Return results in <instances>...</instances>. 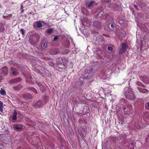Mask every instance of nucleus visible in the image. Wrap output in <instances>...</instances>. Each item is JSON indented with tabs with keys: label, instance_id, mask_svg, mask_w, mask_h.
Segmentation results:
<instances>
[{
	"label": "nucleus",
	"instance_id": "1",
	"mask_svg": "<svg viewBox=\"0 0 149 149\" xmlns=\"http://www.w3.org/2000/svg\"><path fill=\"white\" fill-rule=\"evenodd\" d=\"M124 113L125 115H130L133 113L132 106L131 104H128L126 107H124Z\"/></svg>",
	"mask_w": 149,
	"mask_h": 149
},
{
	"label": "nucleus",
	"instance_id": "2",
	"mask_svg": "<svg viewBox=\"0 0 149 149\" xmlns=\"http://www.w3.org/2000/svg\"><path fill=\"white\" fill-rule=\"evenodd\" d=\"M126 98L128 100H134L136 98V96L134 93L131 90H129L127 93L125 95Z\"/></svg>",
	"mask_w": 149,
	"mask_h": 149
},
{
	"label": "nucleus",
	"instance_id": "3",
	"mask_svg": "<svg viewBox=\"0 0 149 149\" xmlns=\"http://www.w3.org/2000/svg\"><path fill=\"white\" fill-rule=\"evenodd\" d=\"M8 73V70L7 67L5 66L1 68L0 69V75L6 76Z\"/></svg>",
	"mask_w": 149,
	"mask_h": 149
},
{
	"label": "nucleus",
	"instance_id": "4",
	"mask_svg": "<svg viewBox=\"0 0 149 149\" xmlns=\"http://www.w3.org/2000/svg\"><path fill=\"white\" fill-rule=\"evenodd\" d=\"M128 48V46L127 44L125 43H123L119 51V54L121 55L124 53L127 50Z\"/></svg>",
	"mask_w": 149,
	"mask_h": 149
},
{
	"label": "nucleus",
	"instance_id": "5",
	"mask_svg": "<svg viewBox=\"0 0 149 149\" xmlns=\"http://www.w3.org/2000/svg\"><path fill=\"white\" fill-rule=\"evenodd\" d=\"M140 79L146 83H149V77L148 76L143 75L141 76H140Z\"/></svg>",
	"mask_w": 149,
	"mask_h": 149
},
{
	"label": "nucleus",
	"instance_id": "6",
	"mask_svg": "<svg viewBox=\"0 0 149 149\" xmlns=\"http://www.w3.org/2000/svg\"><path fill=\"white\" fill-rule=\"evenodd\" d=\"M33 106L36 108H39L43 106V103L42 101L40 100L35 103Z\"/></svg>",
	"mask_w": 149,
	"mask_h": 149
},
{
	"label": "nucleus",
	"instance_id": "7",
	"mask_svg": "<svg viewBox=\"0 0 149 149\" xmlns=\"http://www.w3.org/2000/svg\"><path fill=\"white\" fill-rule=\"evenodd\" d=\"M21 80L20 78H15V79L10 80L9 81V82L10 84H16L17 82L20 81Z\"/></svg>",
	"mask_w": 149,
	"mask_h": 149
},
{
	"label": "nucleus",
	"instance_id": "8",
	"mask_svg": "<svg viewBox=\"0 0 149 149\" xmlns=\"http://www.w3.org/2000/svg\"><path fill=\"white\" fill-rule=\"evenodd\" d=\"M23 96L24 98L26 100L31 99L32 97V95L31 94L27 93L24 94Z\"/></svg>",
	"mask_w": 149,
	"mask_h": 149
},
{
	"label": "nucleus",
	"instance_id": "9",
	"mask_svg": "<svg viewBox=\"0 0 149 149\" xmlns=\"http://www.w3.org/2000/svg\"><path fill=\"white\" fill-rule=\"evenodd\" d=\"M36 24V27L38 28H40L43 26L42 23H45V22L43 21H38L35 22Z\"/></svg>",
	"mask_w": 149,
	"mask_h": 149
},
{
	"label": "nucleus",
	"instance_id": "10",
	"mask_svg": "<svg viewBox=\"0 0 149 149\" xmlns=\"http://www.w3.org/2000/svg\"><path fill=\"white\" fill-rule=\"evenodd\" d=\"M22 87V86L21 84H19L13 87V89L14 90L17 91L20 90Z\"/></svg>",
	"mask_w": 149,
	"mask_h": 149
},
{
	"label": "nucleus",
	"instance_id": "11",
	"mask_svg": "<svg viewBox=\"0 0 149 149\" xmlns=\"http://www.w3.org/2000/svg\"><path fill=\"white\" fill-rule=\"evenodd\" d=\"M11 70L12 72V74L13 76H16L19 74V72L17 71L16 69L12 68Z\"/></svg>",
	"mask_w": 149,
	"mask_h": 149
},
{
	"label": "nucleus",
	"instance_id": "12",
	"mask_svg": "<svg viewBox=\"0 0 149 149\" xmlns=\"http://www.w3.org/2000/svg\"><path fill=\"white\" fill-rule=\"evenodd\" d=\"M17 119V112L16 110H15L12 116V119L14 120H15Z\"/></svg>",
	"mask_w": 149,
	"mask_h": 149
},
{
	"label": "nucleus",
	"instance_id": "13",
	"mask_svg": "<svg viewBox=\"0 0 149 149\" xmlns=\"http://www.w3.org/2000/svg\"><path fill=\"white\" fill-rule=\"evenodd\" d=\"M138 89L139 91L143 93H146V92H148V91L146 89H143L142 88L139 87L138 88Z\"/></svg>",
	"mask_w": 149,
	"mask_h": 149
},
{
	"label": "nucleus",
	"instance_id": "14",
	"mask_svg": "<svg viewBox=\"0 0 149 149\" xmlns=\"http://www.w3.org/2000/svg\"><path fill=\"white\" fill-rule=\"evenodd\" d=\"M49 53L52 55H55L59 53V52L58 50L56 51L51 50L49 51Z\"/></svg>",
	"mask_w": 149,
	"mask_h": 149
},
{
	"label": "nucleus",
	"instance_id": "15",
	"mask_svg": "<svg viewBox=\"0 0 149 149\" xmlns=\"http://www.w3.org/2000/svg\"><path fill=\"white\" fill-rule=\"evenodd\" d=\"M29 90L32 91L36 94L37 93L38 91L37 90L34 88L32 87H29L27 88Z\"/></svg>",
	"mask_w": 149,
	"mask_h": 149
},
{
	"label": "nucleus",
	"instance_id": "16",
	"mask_svg": "<svg viewBox=\"0 0 149 149\" xmlns=\"http://www.w3.org/2000/svg\"><path fill=\"white\" fill-rule=\"evenodd\" d=\"M54 29L53 28H49L46 31L45 33L46 34H51L53 32Z\"/></svg>",
	"mask_w": 149,
	"mask_h": 149
},
{
	"label": "nucleus",
	"instance_id": "17",
	"mask_svg": "<svg viewBox=\"0 0 149 149\" xmlns=\"http://www.w3.org/2000/svg\"><path fill=\"white\" fill-rule=\"evenodd\" d=\"M38 85L40 87V88L42 91L44 92L45 90V87L42 85L40 84H38Z\"/></svg>",
	"mask_w": 149,
	"mask_h": 149
},
{
	"label": "nucleus",
	"instance_id": "18",
	"mask_svg": "<svg viewBox=\"0 0 149 149\" xmlns=\"http://www.w3.org/2000/svg\"><path fill=\"white\" fill-rule=\"evenodd\" d=\"M13 128L15 130H19L22 129V127L21 126L17 125L14 126Z\"/></svg>",
	"mask_w": 149,
	"mask_h": 149
},
{
	"label": "nucleus",
	"instance_id": "19",
	"mask_svg": "<svg viewBox=\"0 0 149 149\" xmlns=\"http://www.w3.org/2000/svg\"><path fill=\"white\" fill-rule=\"evenodd\" d=\"M41 46L44 49L46 48L47 47V45L46 44V42H42L41 44Z\"/></svg>",
	"mask_w": 149,
	"mask_h": 149
},
{
	"label": "nucleus",
	"instance_id": "20",
	"mask_svg": "<svg viewBox=\"0 0 149 149\" xmlns=\"http://www.w3.org/2000/svg\"><path fill=\"white\" fill-rule=\"evenodd\" d=\"M94 2L95 1H90L88 5V8L91 7L93 5Z\"/></svg>",
	"mask_w": 149,
	"mask_h": 149
},
{
	"label": "nucleus",
	"instance_id": "21",
	"mask_svg": "<svg viewBox=\"0 0 149 149\" xmlns=\"http://www.w3.org/2000/svg\"><path fill=\"white\" fill-rule=\"evenodd\" d=\"M3 103L0 100V111L1 112L3 111Z\"/></svg>",
	"mask_w": 149,
	"mask_h": 149
},
{
	"label": "nucleus",
	"instance_id": "22",
	"mask_svg": "<svg viewBox=\"0 0 149 149\" xmlns=\"http://www.w3.org/2000/svg\"><path fill=\"white\" fill-rule=\"evenodd\" d=\"M0 92L1 94L2 95H4L5 94H6V92L4 90H3L2 88Z\"/></svg>",
	"mask_w": 149,
	"mask_h": 149
},
{
	"label": "nucleus",
	"instance_id": "23",
	"mask_svg": "<svg viewBox=\"0 0 149 149\" xmlns=\"http://www.w3.org/2000/svg\"><path fill=\"white\" fill-rule=\"evenodd\" d=\"M20 31L22 33V35L24 36L25 33V31L23 29H21L20 30Z\"/></svg>",
	"mask_w": 149,
	"mask_h": 149
},
{
	"label": "nucleus",
	"instance_id": "24",
	"mask_svg": "<svg viewBox=\"0 0 149 149\" xmlns=\"http://www.w3.org/2000/svg\"><path fill=\"white\" fill-rule=\"evenodd\" d=\"M4 27L3 24L1 23H0V31H1L3 30L2 29Z\"/></svg>",
	"mask_w": 149,
	"mask_h": 149
},
{
	"label": "nucleus",
	"instance_id": "25",
	"mask_svg": "<svg viewBox=\"0 0 149 149\" xmlns=\"http://www.w3.org/2000/svg\"><path fill=\"white\" fill-rule=\"evenodd\" d=\"M134 143L133 142H132L131 143V145L132 146V147L130 148V149H134Z\"/></svg>",
	"mask_w": 149,
	"mask_h": 149
},
{
	"label": "nucleus",
	"instance_id": "26",
	"mask_svg": "<svg viewBox=\"0 0 149 149\" xmlns=\"http://www.w3.org/2000/svg\"><path fill=\"white\" fill-rule=\"evenodd\" d=\"M107 49L108 50L110 51H112L113 50V48H112L110 47V46H109L107 47Z\"/></svg>",
	"mask_w": 149,
	"mask_h": 149
},
{
	"label": "nucleus",
	"instance_id": "27",
	"mask_svg": "<svg viewBox=\"0 0 149 149\" xmlns=\"http://www.w3.org/2000/svg\"><path fill=\"white\" fill-rule=\"evenodd\" d=\"M58 38V36H55L53 39V40L54 41H55L56 40H57Z\"/></svg>",
	"mask_w": 149,
	"mask_h": 149
},
{
	"label": "nucleus",
	"instance_id": "28",
	"mask_svg": "<svg viewBox=\"0 0 149 149\" xmlns=\"http://www.w3.org/2000/svg\"><path fill=\"white\" fill-rule=\"evenodd\" d=\"M93 71V68H90L89 70V71L90 72L89 73H91V72H92Z\"/></svg>",
	"mask_w": 149,
	"mask_h": 149
},
{
	"label": "nucleus",
	"instance_id": "29",
	"mask_svg": "<svg viewBox=\"0 0 149 149\" xmlns=\"http://www.w3.org/2000/svg\"><path fill=\"white\" fill-rule=\"evenodd\" d=\"M49 64L51 66H52L54 65L53 63L52 62H49Z\"/></svg>",
	"mask_w": 149,
	"mask_h": 149
},
{
	"label": "nucleus",
	"instance_id": "30",
	"mask_svg": "<svg viewBox=\"0 0 149 149\" xmlns=\"http://www.w3.org/2000/svg\"><path fill=\"white\" fill-rule=\"evenodd\" d=\"M103 35L104 36L107 37H109V35H108V34H103Z\"/></svg>",
	"mask_w": 149,
	"mask_h": 149
},
{
	"label": "nucleus",
	"instance_id": "31",
	"mask_svg": "<svg viewBox=\"0 0 149 149\" xmlns=\"http://www.w3.org/2000/svg\"><path fill=\"white\" fill-rule=\"evenodd\" d=\"M146 107H148L149 108V102H148L147 103L146 105Z\"/></svg>",
	"mask_w": 149,
	"mask_h": 149
},
{
	"label": "nucleus",
	"instance_id": "32",
	"mask_svg": "<svg viewBox=\"0 0 149 149\" xmlns=\"http://www.w3.org/2000/svg\"><path fill=\"white\" fill-rule=\"evenodd\" d=\"M37 71H36L37 73L39 74H40L41 73V72L39 70H37Z\"/></svg>",
	"mask_w": 149,
	"mask_h": 149
},
{
	"label": "nucleus",
	"instance_id": "33",
	"mask_svg": "<svg viewBox=\"0 0 149 149\" xmlns=\"http://www.w3.org/2000/svg\"><path fill=\"white\" fill-rule=\"evenodd\" d=\"M111 27L113 29L114 27V26L113 25V24H111Z\"/></svg>",
	"mask_w": 149,
	"mask_h": 149
},
{
	"label": "nucleus",
	"instance_id": "34",
	"mask_svg": "<svg viewBox=\"0 0 149 149\" xmlns=\"http://www.w3.org/2000/svg\"><path fill=\"white\" fill-rule=\"evenodd\" d=\"M23 6H22V5L21 6V7H20V9H23Z\"/></svg>",
	"mask_w": 149,
	"mask_h": 149
},
{
	"label": "nucleus",
	"instance_id": "35",
	"mask_svg": "<svg viewBox=\"0 0 149 149\" xmlns=\"http://www.w3.org/2000/svg\"><path fill=\"white\" fill-rule=\"evenodd\" d=\"M21 10H22L21 12V13H23V12L24 10H23V9H21Z\"/></svg>",
	"mask_w": 149,
	"mask_h": 149
},
{
	"label": "nucleus",
	"instance_id": "36",
	"mask_svg": "<svg viewBox=\"0 0 149 149\" xmlns=\"http://www.w3.org/2000/svg\"><path fill=\"white\" fill-rule=\"evenodd\" d=\"M97 22H94L93 24V25H94L97 23Z\"/></svg>",
	"mask_w": 149,
	"mask_h": 149
},
{
	"label": "nucleus",
	"instance_id": "37",
	"mask_svg": "<svg viewBox=\"0 0 149 149\" xmlns=\"http://www.w3.org/2000/svg\"><path fill=\"white\" fill-rule=\"evenodd\" d=\"M59 59H61V60L62 61L63 60V59L62 58H59Z\"/></svg>",
	"mask_w": 149,
	"mask_h": 149
},
{
	"label": "nucleus",
	"instance_id": "38",
	"mask_svg": "<svg viewBox=\"0 0 149 149\" xmlns=\"http://www.w3.org/2000/svg\"><path fill=\"white\" fill-rule=\"evenodd\" d=\"M33 26H34V27H36V26H36L35 25V24Z\"/></svg>",
	"mask_w": 149,
	"mask_h": 149
},
{
	"label": "nucleus",
	"instance_id": "39",
	"mask_svg": "<svg viewBox=\"0 0 149 149\" xmlns=\"http://www.w3.org/2000/svg\"><path fill=\"white\" fill-rule=\"evenodd\" d=\"M143 86L144 87H145L144 86V85H143Z\"/></svg>",
	"mask_w": 149,
	"mask_h": 149
},
{
	"label": "nucleus",
	"instance_id": "40",
	"mask_svg": "<svg viewBox=\"0 0 149 149\" xmlns=\"http://www.w3.org/2000/svg\"><path fill=\"white\" fill-rule=\"evenodd\" d=\"M102 38L103 39L104 38L103 37H102Z\"/></svg>",
	"mask_w": 149,
	"mask_h": 149
},
{
	"label": "nucleus",
	"instance_id": "41",
	"mask_svg": "<svg viewBox=\"0 0 149 149\" xmlns=\"http://www.w3.org/2000/svg\"><path fill=\"white\" fill-rule=\"evenodd\" d=\"M0 149H1V148H0Z\"/></svg>",
	"mask_w": 149,
	"mask_h": 149
}]
</instances>
